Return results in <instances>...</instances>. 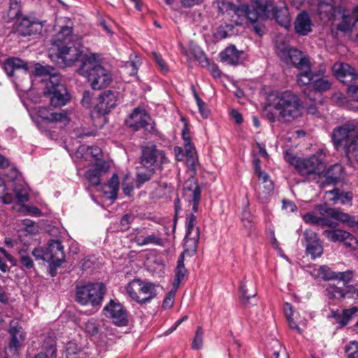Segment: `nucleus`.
I'll return each mask as SVG.
<instances>
[{"label":"nucleus","mask_w":358,"mask_h":358,"mask_svg":"<svg viewBox=\"0 0 358 358\" xmlns=\"http://www.w3.org/2000/svg\"><path fill=\"white\" fill-rule=\"evenodd\" d=\"M93 93L90 91H85L83 94V98L81 100L82 105L89 108L92 105Z\"/></svg>","instance_id":"nucleus-61"},{"label":"nucleus","mask_w":358,"mask_h":358,"mask_svg":"<svg viewBox=\"0 0 358 358\" xmlns=\"http://www.w3.org/2000/svg\"><path fill=\"white\" fill-rule=\"evenodd\" d=\"M312 26V21L306 12L303 11L298 15L294 22V29L296 33L306 36L311 31Z\"/></svg>","instance_id":"nucleus-25"},{"label":"nucleus","mask_w":358,"mask_h":358,"mask_svg":"<svg viewBox=\"0 0 358 358\" xmlns=\"http://www.w3.org/2000/svg\"><path fill=\"white\" fill-rule=\"evenodd\" d=\"M20 264L27 269L34 267V262L27 249H17Z\"/></svg>","instance_id":"nucleus-46"},{"label":"nucleus","mask_w":358,"mask_h":358,"mask_svg":"<svg viewBox=\"0 0 358 358\" xmlns=\"http://www.w3.org/2000/svg\"><path fill=\"white\" fill-rule=\"evenodd\" d=\"M169 159L164 150L159 149L155 144L148 143L141 148L140 164L146 172L138 171L136 175L138 188L149 181L153 175L161 171L164 166L169 163Z\"/></svg>","instance_id":"nucleus-4"},{"label":"nucleus","mask_w":358,"mask_h":358,"mask_svg":"<svg viewBox=\"0 0 358 358\" xmlns=\"http://www.w3.org/2000/svg\"><path fill=\"white\" fill-rule=\"evenodd\" d=\"M120 100V94L116 91L106 90L101 92L96 106L97 112L101 115L109 113L116 107Z\"/></svg>","instance_id":"nucleus-15"},{"label":"nucleus","mask_w":358,"mask_h":358,"mask_svg":"<svg viewBox=\"0 0 358 358\" xmlns=\"http://www.w3.org/2000/svg\"><path fill=\"white\" fill-rule=\"evenodd\" d=\"M358 310L357 307L343 310V318L339 322L341 326H345L352 317V315Z\"/></svg>","instance_id":"nucleus-54"},{"label":"nucleus","mask_w":358,"mask_h":358,"mask_svg":"<svg viewBox=\"0 0 358 358\" xmlns=\"http://www.w3.org/2000/svg\"><path fill=\"white\" fill-rule=\"evenodd\" d=\"M42 28L43 24L40 22L23 17L17 18L15 31L22 36H27L40 33Z\"/></svg>","instance_id":"nucleus-16"},{"label":"nucleus","mask_w":358,"mask_h":358,"mask_svg":"<svg viewBox=\"0 0 358 358\" xmlns=\"http://www.w3.org/2000/svg\"><path fill=\"white\" fill-rule=\"evenodd\" d=\"M347 358H358V342L352 341L345 348Z\"/></svg>","instance_id":"nucleus-55"},{"label":"nucleus","mask_w":358,"mask_h":358,"mask_svg":"<svg viewBox=\"0 0 358 358\" xmlns=\"http://www.w3.org/2000/svg\"><path fill=\"white\" fill-rule=\"evenodd\" d=\"M357 134L358 131L355 130V126L353 124L347 123L334 129L331 139L336 149L344 146L347 155L348 145L357 138Z\"/></svg>","instance_id":"nucleus-10"},{"label":"nucleus","mask_w":358,"mask_h":358,"mask_svg":"<svg viewBox=\"0 0 358 358\" xmlns=\"http://www.w3.org/2000/svg\"><path fill=\"white\" fill-rule=\"evenodd\" d=\"M196 216L190 213L187 217L186 222V236L185 238V252H188L189 255H194L197 248V244L199 240V229L195 227Z\"/></svg>","instance_id":"nucleus-12"},{"label":"nucleus","mask_w":358,"mask_h":358,"mask_svg":"<svg viewBox=\"0 0 358 358\" xmlns=\"http://www.w3.org/2000/svg\"><path fill=\"white\" fill-rule=\"evenodd\" d=\"M248 8V6L245 4L235 6L234 8V14L237 17V19L234 21L237 25H241L243 24V22L246 19Z\"/></svg>","instance_id":"nucleus-49"},{"label":"nucleus","mask_w":358,"mask_h":358,"mask_svg":"<svg viewBox=\"0 0 358 358\" xmlns=\"http://www.w3.org/2000/svg\"><path fill=\"white\" fill-rule=\"evenodd\" d=\"M157 285L154 282L144 280L141 296L138 301V304L143 305L150 303L157 296Z\"/></svg>","instance_id":"nucleus-27"},{"label":"nucleus","mask_w":358,"mask_h":358,"mask_svg":"<svg viewBox=\"0 0 358 358\" xmlns=\"http://www.w3.org/2000/svg\"><path fill=\"white\" fill-rule=\"evenodd\" d=\"M317 10L324 22L332 20V29L351 37L358 38V7L351 14L341 7H336L334 0H319Z\"/></svg>","instance_id":"nucleus-1"},{"label":"nucleus","mask_w":358,"mask_h":358,"mask_svg":"<svg viewBox=\"0 0 358 358\" xmlns=\"http://www.w3.org/2000/svg\"><path fill=\"white\" fill-rule=\"evenodd\" d=\"M183 196L187 201L192 203V211L197 212L198 204L201 199V188L196 185L194 178L185 181L183 187Z\"/></svg>","instance_id":"nucleus-18"},{"label":"nucleus","mask_w":358,"mask_h":358,"mask_svg":"<svg viewBox=\"0 0 358 358\" xmlns=\"http://www.w3.org/2000/svg\"><path fill=\"white\" fill-rule=\"evenodd\" d=\"M273 108L280 117L290 121L301 116L303 103L299 96L290 90L275 91L268 95L267 105L264 108V114L271 122L275 121L277 118L271 112Z\"/></svg>","instance_id":"nucleus-2"},{"label":"nucleus","mask_w":358,"mask_h":358,"mask_svg":"<svg viewBox=\"0 0 358 358\" xmlns=\"http://www.w3.org/2000/svg\"><path fill=\"white\" fill-rule=\"evenodd\" d=\"M259 17V14L258 11L255 8H250L248 6L245 21L250 22L255 24L257 22Z\"/></svg>","instance_id":"nucleus-60"},{"label":"nucleus","mask_w":358,"mask_h":358,"mask_svg":"<svg viewBox=\"0 0 358 358\" xmlns=\"http://www.w3.org/2000/svg\"><path fill=\"white\" fill-rule=\"evenodd\" d=\"M41 340V352L34 358H56V338L54 334L43 335Z\"/></svg>","instance_id":"nucleus-22"},{"label":"nucleus","mask_w":358,"mask_h":358,"mask_svg":"<svg viewBox=\"0 0 358 358\" xmlns=\"http://www.w3.org/2000/svg\"><path fill=\"white\" fill-rule=\"evenodd\" d=\"M136 243L139 245H145L152 244L158 246H163L164 242L161 236L158 234H152L145 236H138L135 238Z\"/></svg>","instance_id":"nucleus-37"},{"label":"nucleus","mask_w":358,"mask_h":358,"mask_svg":"<svg viewBox=\"0 0 358 358\" xmlns=\"http://www.w3.org/2000/svg\"><path fill=\"white\" fill-rule=\"evenodd\" d=\"M325 153L320 150L316 154L306 159H301L297 164V170L302 176H308L313 173L320 174L325 168L324 162Z\"/></svg>","instance_id":"nucleus-9"},{"label":"nucleus","mask_w":358,"mask_h":358,"mask_svg":"<svg viewBox=\"0 0 358 358\" xmlns=\"http://www.w3.org/2000/svg\"><path fill=\"white\" fill-rule=\"evenodd\" d=\"M276 53L287 64H292L299 69H307L309 59L301 51L290 48L285 43L276 44Z\"/></svg>","instance_id":"nucleus-8"},{"label":"nucleus","mask_w":358,"mask_h":358,"mask_svg":"<svg viewBox=\"0 0 358 358\" xmlns=\"http://www.w3.org/2000/svg\"><path fill=\"white\" fill-rule=\"evenodd\" d=\"M182 253L180 257H178V262H177V266L176 268V273H175V279L173 283V287L176 288H178L180 282L183 280L185 275L187 274V269L185 267L184 264V254ZM189 254L188 252H187Z\"/></svg>","instance_id":"nucleus-35"},{"label":"nucleus","mask_w":358,"mask_h":358,"mask_svg":"<svg viewBox=\"0 0 358 358\" xmlns=\"http://www.w3.org/2000/svg\"><path fill=\"white\" fill-rule=\"evenodd\" d=\"M81 327L90 336H95L99 331V322L94 318H90L85 322Z\"/></svg>","instance_id":"nucleus-44"},{"label":"nucleus","mask_w":358,"mask_h":358,"mask_svg":"<svg viewBox=\"0 0 358 358\" xmlns=\"http://www.w3.org/2000/svg\"><path fill=\"white\" fill-rule=\"evenodd\" d=\"M143 281L140 278H135L124 286V290L127 296L137 303L141 296Z\"/></svg>","instance_id":"nucleus-26"},{"label":"nucleus","mask_w":358,"mask_h":358,"mask_svg":"<svg viewBox=\"0 0 358 358\" xmlns=\"http://www.w3.org/2000/svg\"><path fill=\"white\" fill-rule=\"evenodd\" d=\"M21 12L20 0H9V9L8 15L10 19L18 18Z\"/></svg>","instance_id":"nucleus-48"},{"label":"nucleus","mask_w":358,"mask_h":358,"mask_svg":"<svg viewBox=\"0 0 358 358\" xmlns=\"http://www.w3.org/2000/svg\"><path fill=\"white\" fill-rule=\"evenodd\" d=\"M8 332L10 336V341L8 348L5 349V354L7 357L15 356L19 350L23 346L26 339V333L22 327L19 326L18 322L12 320L10 322Z\"/></svg>","instance_id":"nucleus-11"},{"label":"nucleus","mask_w":358,"mask_h":358,"mask_svg":"<svg viewBox=\"0 0 358 358\" xmlns=\"http://www.w3.org/2000/svg\"><path fill=\"white\" fill-rule=\"evenodd\" d=\"M103 310L106 317H110L115 325L123 327L127 324V312L120 302L110 300Z\"/></svg>","instance_id":"nucleus-14"},{"label":"nucleus","mask_w":358,"mask_h":358,"mask_svg":"<svg viewBox=\"0 0 358 358\" xmlns=\"http://www.w3.org/2000/svg\"><path fill=\"white\" fill-rule=\"evenodd\" d=\"M306 251L312 256L313 259L319 257L323 252V248L314 233H311L310 236H306Z\"/></svg>","instance_id":"nucleus-28"},{"label":"nucleus","mask_w":358,"mask_h":358,"mask_svg":"<svg viewBox=\"0 0 358 358\" xmlns=\"http://www.w3.org/2000/svg\"><path fill=\"white\" fill-rule=\"evenodd\" d=\"M38 115L46 122L55 123L60 127L66 126L70 122L69 113L66 110L52 112L47 107L38 109Z\"/></svg>","instance_id":"nucleus-17"},{"label":"nucleus","mask_w":358,"mask_h":358,"mask_svg":"<svg viewBox=\"0 0 358 358\" xmlns=\"http://www.w3.org/2000/svg\"><path fill=\"white\" fill-rule=\"evenodd\" d=\"M341 242H343L344 245L346 247L353 248V249H355L356 248V246L357 245V241L356 238L349 232H348V236L347 237V236H345V238H343V240H342Z\"/></svg>","instance_id":"nucleus-63"},{"label":"nucleus","mask_w":358,"mask_h":358,"mask_svg":"<svg viewBox=\"0 0 358 358\" xmlns=\"http://www.w3.org/2000/svg\"><path fill=\"white\" fill-rule=\"evenodd\" d=\"M129 176H125L122 181V190L126 196H131L134 191V184L132 181H129Z\"/></svg>","instance_id":"nucleus-58"},{"label":"nucleus","mask_w":358,"mask_h":358,"mask_svg":"<svg viewBox=\"0 0 358 358\" xmlns=\"http://www.w3.org/2000/svg\"><path fill=\"white\" fill-rule=\"evenodd\" d=\"M240 292L241 293V300L244 305L249 303V299L254 297L256 295V292L248 294V289L245 283H242L240 286Z\"/></svg>","instance_id":"nucleus-59"},{"label":"nucleus","mask_w":358,"mask_h":358,"mask_svg":"<svg viewBox=\"0 0 358 358\" xmlns=\"http://www.w3.org/2000/svg\"><path fill=\"white\" fill-rule=\"evenodd\" d=\"M301 72L297 76V83L299 85L304 86L309 84L314 80L313 73L311 72L310 65H308L307 69H300Z\"/></svg>","instance_id":"nucleus-42"},{"label":"nucleus","mask_w":358,"mask_h":358,"mask_svg":"<svg viewBox=\"0 0 358 358\" xmlns=\"http://www.w3.org/2000/svg\"><path fill=\"white\" fill-rule=\"evenodd\" d=\"M284 311L286 315L289 326L291 329L296 330L299 334H301V329L299 325L304 324L303 320H299L292 310V306L289 303H286L284 306Z\"/></svg>","instance_id":"nucleus-32"},{"label":"nucleus","mask_w":358,"mask_h":358,"mask_svg":"<svg viewBox=\"0 0 358 358\" xmlns=\"http://www.w3.org/2000/svg\"><path fill=\"white\" fill-rule=\"evenodd\" d=\"M105 294V286L103 283H90L77 287L76 301L82 305L90 304L92 306H99Z\"/></svg>","instance_id":"nucleus-7"},{"label":"nucleus","mask_w":358,"mask_h":358,"mask_svg":"<svg viewBox=\"0 0 358 358\" xmlns=\"http://www.w3.org/2000/svg\"><path fill=\"white\" fill-rule=\"evenodd\" d=\"M127 125L135 131L144 129L151 131L154 129L153 122L145 110L141 108H136L126 120Z\"/></svg>","instance_id":"nucleus-13"},{"label":"nucleus","mask_w":358,"mask_h":358,"mask_svg":"<svg viewBox=\"0 0 358 358\" xmlns=\"http://www.w3.org/2000/svg\"><path fill=\"white\" fill-rule=\"evenodd\" d=\"M258 178L259 182L256 189L257 196L260 203L266 204L270 201L274 185L267 173Z\"/></svg>","instance_id":"nucleus-21"},{"label":"nucleus","mask_w":358,"mask_h":358,"mask_svg":"<svg viewBox=\"0 0 358 358\" xmlns=\"http://www.w3.org/2000/svg\"><path fill=\"white\" fill-rule=\"evenodd\" d=\"M110 169V164L108 162L97 160L96 163L86 173V177L89 182L94 186L101 183V176Z\"/></svg>","instance_id":"nucleus-23"},{"label":"nucleus","mask_w":358,"mask_h":358,"mask_svg":"<svg viewBox=\"0 0 358 358\" xmlns=\"http://www.w3.org/2000/svg\"><path fill=\"white\" fill-rule=\"evenodd\" d=\"M35 73L37 76H49V78L52 75H57V73H51V72L50 71V67H45L41 64L36 65Z\"/></svg>","instance_id":"nucleus-62"},{"label":"nucleus","mask_w":358,"mask_h":358,"mask_svg":"<svg viewBox=\"0 0 358 358\" xmlns=\"http://www.w3.org/2000/svg\"><path fill=\"white\" fill-rule=\"evenodd\" d=\"M178 288L173 287V288L169 291L167 296L165 297L163 301V307L164 308H169L172 307L174 302V297L176 296Z\"/></svg>","instance_id":"nucleus-57"},{"label":"nucleus","mask_w":358,"mask_h":358,"mask_svg":"<svg viewBox=\"0 0 358 358\" xmlns=\"http://www.w3.org/2000/svg\"><path fill=\"white\" fill-rule=\"evenodd\" d=\"M347 217L345 220H341V222L346 223L350 227L354 228L355 230L358 231V217L350 216V215L345 213Z\"/></svg>","instance_id":"nucleus-64"},{"label":"nucleus","mask_w":358,"mask_h":358,"mask_svg":"<svg viewBox=\"0 0 358 358\" xmlns=\"http://www.w3.org/2000/svg\"><path fill=\"white\" fill-rule=\"evenodd\" d=\"M6 191V188L4 182L0 180V199L2 200L3 203L9 204L12 203L13 196L11 194L7 193Z\"/></svg>","instance_id":"nucleus-56"},{"label":"nucleus","mask_w":358,"mask_h":358,"mask_svg":"<svg viewBox=\"0 0 358 358\" xmlns=\"http://www.w3.org/2000/svg\"><path fill=\"white\" fill-rule=\"evenodd\" d=\"M326 194L329 196V199L334 202H338L341 204H345L350 202L352 199V194L350 192H340L338 189H334L333 190L327 192Z\"/></svg>","instance_id":"nucleus-36"},{"label":"nucleus","mask_w":358,"mask_h":358,"mask_svg":"<svg viewBox=\"0 0 358 358\" xmlns=\"http://www.w3.org/2000/svg\"><path fill=\"white\" fill-rule=\"evenodd\" d=\"M78 73L87 78L94 90H101L107 87L112 80L110 72L99 64L94 54L83 60L79 66Z\"/></svg>","instance_id":"nucleus-5"},{"label":"nucleus","mask_w":358,"mask_h":358,"mask_svg":"<svg viewBox=\"0 0 358 358\" xmlns=\"http://www.w3.org/2000/svg\"><path fill=\"white\" fill-rule=\"evenodd\" d=\"M303 220L306 223L308 224L328 226L330 227H336L337 226L336 222L330 220L328 217H317L312 213H306L303 216Z\"/></svg>","instance_id":"nucleus-33"},{"label":"nucleus","mask_w":358,"mask_h":358,"mask_svg":"<svg viewBox=\"0 0 358 358\" xmlns=\"http://www.w3.org/2000/svg\"><path fill=\"white\" fill-rule=\"evenodd\" d=\"M191 89H192V91L194 97V99L196 100V104H197L199 113H201V116L203 118H207L208 117L209 113H210L209 109L206 106V104L205 103V102L203 101L200 99V97L199 96V95H198V94H197V92L196 91V89H195L194 85L191 86Z\"/></svg>","instance_id":"nucleus-47"},{"label":"nucleus","mask_w":358,"mask_h":358,"mask_svg":"<svg viewBox=\"0 0 358 358\" xmlns=\"http://www.w3.org/2000/svg\"><path fill=\"white\" fill-rule=\"evenodd\" d=\"M315 271L317 272L316 277L321 278L325 281L338 280L347 283L352 277V272L350 270L343 272H335L326 265L320 266Z\"/></svg>","instance_id":"nucleus-19"},{"label":"nucleus","mask_w":358,"mask_h":358,"mask_svg":"<svg viewBox=\"0 0 358 358\" xmlns=\"http://www.w3.org/2000/svg\"><path fill=\"white\" fill-rule=\"evenodd\" d=\"M343 167L340 164H335L329 167L326 173V181L328 183H336L343 177Z\"/></svg>","instance_id":"nucleus-34"},{"label":"nucleus","mask_w":358,"mask_h":358,"mask_svg":"<svg viewBox=\"0 0 358 358\" xmlns=\"http://www.w3.org/2000/svg\"><path fill=\"white\" fill-rule=\"evenodd\" d=\"M203 331L201 327L196 328L195 336L192 342V348L194 350L201 348L203 345Z\"/></svg>","instance_id":"nucleus-52"},{"label":"nucleus","mask_w":358,"mask_h":358,"mask_svg":"<svg viewBox=\"0 0 358 358\" xmlns=\"http://www.w3.org/2000/svg\"><path fill=\"white\" fill-rule=\"evenodd\" d=\"M46 250L47 252L49 253L50 264L57 266H60L65 258L62 243L58 240H50L48 243Z\"/></svg>","instance_id":"nucleus-24"},{"label":"nucleus","mask_w":358,"mask_h":358,"mask_svg":"<svg viewBox=\"0 0 358 358\" xmlns=\"http://www.w3.org/2000/svg\"><path fill=\"white\" fill-rule=\"evenodd\" d=\"M81 38L72 34V28L64 27L52 41V45L57 48V57L66 66H73L76 62L83 64V60L90 55L83 54L80 50Z\"/></svg>","instance_id":"nucleus-3"},{"label":"nucleus","mask_w":358,"mask_h":358,"mask_svg":"<svg viewBox=\"0 0 358 358\" xmlns=\"http://www.w3.org/2000/svg\"><path fill=\"white\" fill-rule=\"evenodd\" d=\"M325 295L330 300H338L345 298L346 291L342 287H338L334 284H329L325 289Z\"/></svg>","instance_id":"nucleus-39"},{"label":"nucleus","mask_w":358,"mask_h":358,"mask_svg":"<svg viewBox=\"0 0 358 358\" xmlns=\"http://www.w3.org/2000/svg\"><path fill=\"white\" fill-rule=\"evenodd\" d=\"M241 53L237 50L235 46L232 45L225 48L220 56L222 62L229 65H237L240 63Z\"/></svg>","instance_id":"nucleus-30"},{"label":"nucleus","mask_w":358,"mask_h":358,"mask_svg":"<svg viewBox=\"0 0 358 358\" xmlns=\"http://www.w3.org/2000/svg\"><path fill=\"white\" fill-rule=\"evenodd\" d=\"M3 69L8 76H13L14 71L18 69H27V64L19 58H8L3 63Z\"/></svg>","instance_id":"nucleus-31"},{"label":"nucleus","mask_w":358,"mask_h":358,"mask_svg":"<svg viewBox=\"0 0 358 358\" xmlns=\"http://www.w3.org/2000/svg\"><path fill=\"white\" fill-rule=\"evenodd\" d=\"M24 230L30 234H35L38 231V226L31 220L24 219L22 221Z\"/></svg>","instance_id":"nucleus-53"},{"label":"nucleus","mask_w":358,"mask_h":358,"mask_svg":"<svg viewBox=\"0 0 358 358\" xmlns=\"http://www.w3.org/2000/svg\"><path fill=\"white\" fill-rule=\"evenodd\" d=\"M332 71L336 78L345 84H349L358 78L355 69L345 63H335L332 66Z\"/></svg>","instance_id":"nucleus-20"},{"label":"nucleus","mask_w":358,"mask_h":358,"mask_svg":"<svg viewBox=\"0 0 358 358\" xmlns=\"http://www.w3.org/2000/svg\"><path fill=\"white\" fill-rule=\"evenodd\" d=\"M324 236L332 242H341L345 236H348V232L341 229H330L324 231Z\"/></svg>","instance_id":"nucleus-45"},{"label":"nucleus","mask_w":358,"mask_h":358,"mask_svg":"<svg viewBox=\"0 0 358 358\" xmlns=\"http://www.w3.org/2000/svg\"><path fill=\"white\" fill-rule=\"evenodd\" d=\"M44 81V96L49 99L51 106L60 107L66 105L70 99V96L65 86L61 83L59 76L52 75L48 80Z\"/></svg>","instance_id":"nucleus-6"},{"label":"nucleus","mask_w":358,"mask_h":358,"mask_svg":"<svg viewBox=\"0 0 358 358\" xmlns=\"http://www.w3.org/2000/svg\"><path fill=\"white\" fill-rule=\"evenodd\" d=\"M317 210L321 215L320 217H328L330 220L334 222L345 220L347 216L343 211L336 209L328 208L326 206L318 205L316 207Z\"/></svg>","instance_id":"nucleus-29"},{"label":"nucleus","mask_w":358,"mask_h":358,"mask_svg":"<svg viewBox=\"0 0 358 358\" xmlns=\"http://www.w3.org/2000/svg\"><path fill=\"white\" fill-rule=\"evenodd\" d=\"M119 178L116 173H114L108 183L106 185L105 193L108 194V198L115 200L119 191Z\"/></svg>","instance_id":"nucleus-38"},{"label":"nucleus","mask_w":358,"mask_h":358,"mask_svg":"<svg viewBox=\"0 0 358 358\" xmlns=\"http://www.w3.org/2000/svg\"><path fill=\"white\" fill-rule=\"evenodd\" d=\"M16 198L19 202H25L29 199V190L22 185L17 184L15 187Z\"/></svg>","instance_id":"nucleus-50"},{"label":"nucleus","mask_w":358,"mask_h":358,"mask_svg":"<svg viewBox=\"0 0 358 358\" xmlns=\"http://www.w3.org/2000/svg\"><path fill=\"white\" fill-rule=\"evenodd\" d=\"M312 85L315 91L323 92L331 88V82L327 78L322 77L320 78H314Z\"/></svg>","instance_id":"nucleus-43"},{"label":"nucleus","mask_w":358,"mask_h":358,"mask_svg":"<svg viewBox=\"0 0 358 358\" xmlns=\"http://www.w3.org/2000/svg\"><path fill=\"white\" fill-rule=\"evenodd\" d=\"M346 157L351 164L358 162V134L357 138L348 145Z\"/></svg>","instance_id":"nucleus-41"},{"label":"nucleus","mask_w":358,"mask_h":358,"mask_svg":"<svg viewBox=\"0 0 358 358\" xmlns=\"http://www.w3.org/2000/svg\"><path fill=\"white\" fill-rule=\"evenodd\" d=\"M32 255L35 257L36 260L42 259L50 263V256L48 255L46 249L41 247L35 248L31 252Z\"/></svg>","instance_id":"nucleus-51"},{"label":"nucleus","mask_w":358,"mask_h":358,"mask_svg":"<svg viewBox=\"0 0 358 358\" xmlns=\"http://www.w3.org/2000/svg\"><path fill=\"white\" fill-rule=\"evenodd\" d=\"M66 358H85V353L74 341H70L66 345Z\"/></svg>","instance_id":"nucleus-40"}]
</instances>
